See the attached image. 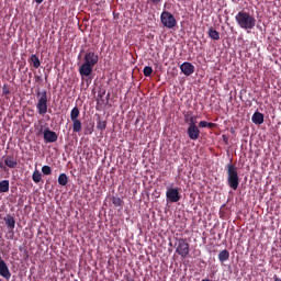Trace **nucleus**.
Segmentation results:
<instances>
[{"label":"nucleus","mask_w":281,"mask_h":281,"mask_svg":"<svg viewBox=\"0 0 281 281\" xmlns=\"http://www.w3.org/2000/svg\"><path fill=\"white\" fill-rule=\"evenodd\" d=\"M4 223L8 226V229H14V227H16V221L14 220V216L10 214L4 217Z\"/></svg>","instance_id":"14"},{"label":"nucleus","mask_w":281,"mask_h":281,"mask_svg":"<svg viewBox=\"0 0 281 281\" xmlns=\"http://www.w3.org/2000/svg\"><path fill=\"white\" fill-rule=\"evenodd\" d=\"M0 192H10V180L0 181Z\"/></svg>","instance_id":"17"},{"label":"nucleus","mask_w":281,"mask_h":281,"mask_svg":"<svg viewBox=\"0 0 281 281\" xmlns=\"http://www.w3.org/2000/svg\"><path fill=\"white\" fill-rule=\"evenodd\" d=\"M218 260L220 262H227V260H229V252L227 249L220 251Z\"/></svg>","instance_id":"18"},{"label":"nucleus","mask_w":281,"mask_h":281,"mask_svg":"<svg viewBox=\"0 0 281 281\" xmlns=\"http://www.w3.org/2000/svg\"><path fill=\"white\" fill-rule=\"evenodd\" d=\"M251 122L257 125L265 124V114L256 111L251 116Z\"/></svg>","instance_id":"12"},{"label":"nucleus","mask_w":281,"mask_h":281,"mask_svg":"<svg viewBox=\"0 0 281 281\" xmlns=\"http://www.w3.org/2000/svg\"><path fill=\"white\" fill-rule=\"evenodd\" d=\"M98 131H106V121H102L100 117L97 121Z\"/></svg>","instance_id":"23"},{"label":"nucleus","mask_w":281,"mask_h":281,"mask_svg":"<svg viewBox=\"0 0 281 281\" xmlns=\"http://www.w3.org/2000/svg\"><path fill=\"white\" fill-rule=\"evenodd\" d=\"M206 128H216V123H209L207 122V125H206Z\"/></svg>","instance_id":"30"},{"label":"nucleus","mask_w":281,"mask_h":281,"mask_svg":"<svg viewBox=\"0 0 281 281\" xmlns=\"http://www.w3.org/2000/svg\"><path fill=\"white\" fill-rule=\"evenodd\" d=\"M235 21L241 30H254L256 27V18L247 11H239L235 16Z\"/></svg>","instance_id":"2"},{"label":"nucleus","mask_w":281,"mask_h":281,"mask_svg":"<svg viewBox=\"0 0 281 281\" xmlns=\"http://www.w3.org/2000/svg\"><path fill=\"white\" fill-rule=\"evenodd\" d=\"M176 254L181 256V258H188V254H190V244L188 243V239H177Z\"/></svg>","instance_id":"5"},{"label":"nucleus","mask_w":281,"mask_h":281,"mask_svg":"<svg viewBox=\"0 0 281 281\" xmlns=\"http://www.w3.org/2000/svg\"><path fill=\"white\" fill-rule=\"evenodd\" d=\"M42 172H43V175H46V176L52 175V167H49L47 165L43 166L42 167Z\"/></svg>","instance_id":"27"},{"label":"nucleus","mask_w":281,"mask_h":281,"mask_svg":"<svg viewBox=\"0 0 281 281\" xmlns=\"http://www.w3.org/2000/svg\"><path fill=\"white\" fill-rule=\"evenodd\" d=\"M112 203L115 207H122V205H124V201H122L120 198H113Z\"/></svg>","instance_id":"26"},{"label":"nucleus","mask_w":281,"mask_h":281,"mask_svg":"<svg viewBox=\"0 0 281 281\" xmlns=\"http://www.w3.org/2000/svg\"><path fill=\"white\" fill-rule=\"evenodd\" d=\"M37 3H41V1H37Z\"/></svg>","instance_id":"37"},{"label":"nucleus","mask_w":281,"mask_h":281,"mask_svg":"<svg viewBox=\"0 0 281 281\" xmlns=\"http://www.w3.org/2000/svg\"><path fill=\"white\" fill-rule=\"evenodd\" d=\"M4 164L8 168H11V169H14L16 168V166H19V161L14 156H7L4 159Z\"/></svg>","instance_id":"13"},{"label":"nucleus","mask_w":281,"mask_h":281,"mask_svg":"<svg viewBox=\"0 0 281 281\" xmlns=\"http://www.w3.org/2000/svg\"><path fill=\"white\" fill-rule=\"evenodd\" d=\"M105 92H102V94H100V98H102V95H104Z\"/></svg>","instance_id":"33"},{"label":"nucleus","mask_w":281,"mask_h":281,"mask_svg":"<svg viewBox=\"0 0 281 281\" xmlns=\"http://www.w3.org/2000/svg\"><path fill=\"white\" fill-rule=\"evenodd\" d=\"M166 196L170 203H179L181 201V195H179V189L169 188L166 192Z\"/></svg>","instance_id":"7"},{"label":"nucleus","mask_w":281,"mask_h":281,"mask_svg":"<svg viewBox=\"0 0 281 281\" xmlns=\"http://www.w3.org/2000/svg\"><path fill=\"white\" fill-rule=\"evenodd\" d=\"M0 276L5 280H10L12 278V273H10V268H8V263L0 257Z\"/></svg>","instance_id":"9"},{"label":"nucleus","mask_w":281,"mask_h":281,"mask_svg":"<svg viewBox=\"0 0 281 281\" xmlns=\"http://www.w3.org/2000/svg\"><path fill=\"white\" fill-rule=\"evenodd\" d=\"M44 140L46 144H54V142H58V134L47 127L44 131Z\"/></svg>","instance_id":"8"},{"label":"nucleus","mask_w":281,"mask_h":281,"mask_svg":"<svg viewBox=\"0 0 281 281\" xmlns=\"http://www.w3.org/2000/svg\"><path fill=\"white\" fill-rule=\"evenodd\" d=\"M83 59L85 63L79 67V74L81 78H89V76L93 74V67H95V64L98 63V60H100V57L98 56V54H95V52L89 50L88 53H86Z\"/></svg>","instance_id":"1"},{"label":"nucleus","mask_w":281,"mask_h":281,"mask_svg":"<svg viewBox=\"0 0 281 281\" xmlns=\"http://www.w3.org/2000/svg\"><path fill=\"white\" fill-rule=\"evenodd\" d=\"M196 126V116H190L189 119V127Z\"/></svg>","instance_id":"28"},{"label":"nucleus","mask_w":281,"mask_h":281,"mask_svg":"<svg viewBox=\"0 0 281 281\" xmlns=\"http://www.w3.org/2000/svg\"><path fill=\"white\" fill-rule=\"evenodd\" d=\"M2 95H4L7 100L10 98V86L7 83L2 87Z\"/></svg>","instance_id":"25"},{"label":"nucleus","mask_w":281,"mask_h":281,"mask_svg":"<svg viewBox=\"0 0 281 281\" xmlns=\"http://www.w3.org/2000/svg\"><path fill=\"white\" fill-rule=\"evenodd\" d=\"M143 74L145 78H150V76H153V67L145 66L143 69Z\"/></svg>","instance_id":"24"},{"label":"nucleus","mask_w":281,"mask_h":281,"mask_svg":"<svg viewBox=\"0 0 281 281\" xmlns=\"http://www.w3.org/2000/svg\"><path fill=\"white\" fill-rule=\"evenodd\" d=\"M0 168H2L3 170H5V167L3 166V162H0Z\"/></svg>","instance_id":"32"},{"label":"nucleus","mask_w":281,"mask_h":281,"mask_svg":"<svg viewBox=\"0 0 281 281\" xmlns=\"http://www.w3.org/2000/svg\"><path fill=\"white\" fill-rule=\"evenodd\" d=\"M187 133L192 142H196V139L201 137V130H199V126L188 127Z\"/></svg>","instance_id":"10"},{"label":"nucleus","mask_w":281,"mask_h":281,"mask_svg":"<svg viewBox=\"0 0 281 281\" xmlns=\"http://www.w3.org/2000/svg\"><path fill=\"white\" fill-rule=\"evenodd\" d=\"M160 21L165 27H168V30H172V27L177 26V19H175V15L168 11L161 13Z\"/></svg>","instance_id":"6"},{"label":"nucleus","mask_w":281,"mask_h":281,"mask_svg":"<svg viewBox=\"0 0 281 281\" xmlns=\"http://www.w3.org/2000/svg\"><path fill=\"white\" fill-rule=\"evenodd\" d=\"M30 60L35 69H38V67H41V59H38V56L31 55Z\"/></svg>","instance_id":"21"},{"label":"nucleus","mask_w":281,"mask_h":281,"mask_svg":"<svg viewBox=\"0 0 281 281\" xmlns=\"http://www.w3.org/2000/svg\"><path fill=\"white\" fill-rule=\"evenodd\" d=\"M35 1H43V0H35Z\"/></svg>","instance_id":"36"},{"label":"nucleus","mask_w":281,"mask_h":281,"mask_svg":"<svg viewBox=\"0 0 281 281\" xmlns=\"http://www.w3.org/2000/svg\"><path fill=\"white\" fill-rule=\"evenodd\" d=\"M58 183L59 186H67V183H69V177H67L66 173H60L58 176Z\"/></svg>","instance_id":"20"},{"label":"nucleus","mask_w":281,"mask_h":281,"mask_svg":"<svg viewBox=\"0 0 281 281\" xmlns=\"http://www.w3.org/2000/svg\"><path fill=\"white\" fill-rule=\"evenodd\" d=\"M38 100H37V103H36V109H37V113L40 115H45V113H47V109H48V105H47V90H37V93H36Z\"/></svg>","instance_id":"4"},{"label":"nucleus","mask_w":281,"mask_h":281,"mask_svg":"<svg viewBox=\"0 0 281 281\" xmlns=\"http://www.w3.org/2000/svg\"><path fill=\"white\" fill-rule=\"evenodd\" d=\"M149 1H159V0H149Z\"/></svg>","instance_id":"35"},{"label":"nucleus","mask_w":281,"mask_h":281,"mask_svg":"<svg viewBox=\"0 0 281 281\" xmlns=\"http://www.w3.org/2000/svg\"><path fill=\"white\" fill-rule=\"evenodd\" d=\"M74 133H80L82 131V122L79 119L71 120Z\"/></svg>","instance_id":"16"},{"label":"nucleus","mask_w":281,"mask_h":281,"mask_svg":"<svg viewBox=\"0 0 281 281\" xmlns=\"http://www.w3.org/2000/svg\"><path fill=\"white\" fill-rule=\"evenodd\" d=\"M199 128H207V121H200Z\"/></svg>","instance_id":"29"},{"label":"nucleus","mask_w":281,"mask_h":281,"mask_svg":"<svg viewBox=\"0 0 281 281\" xmlns=\"http://www.w3.org/2000/svg\"><path fill=\"white\" fill-rule=\"evenodd\" d=\"M75 281H78V280H75Z\"/></svg>","instance_id":"38"},{"label":"nucleus","mask_w":281,"mask_h":281,"mask_svg":"<svg viewBox=\"0 0 281 281\" xmlns=\"http://www.w3.org/2000/svg\"><path fill=\"white\" fill-rule=\"evenodd\" d=\"M209 38H212V41H220L221 40V33L216 31L214 27H210L207 31Z\"/></svg>","instance_id":"15"},{"label":"nucleus","mask_w":281,"mask_h":281,"mask_svg":"<svg viewBox=\"0 0 281 281\" xmlns=\"http://www.w3.org/2000/svg\"><path fill=\"white\" fill-rule=\"evenodd\" d=\"M180 69L184 76H192L194 74V65L190 61H184L181 66Z\"/></svg>","instance_id":"11"},{"label":"nucleus","mask_w":281,"mask_h":281,"mask_svg":"<svg viewBox=\"0 0 281 281\" xmlns=\"http://www.w3.org/2000/svg\"><path fill=\"white\" fill-rule=\"evenodd\" d=\"M273 280H274V281H281V279H280V277H278V274H274V276H273Z\"/></svg>","instance_id":"31"},{"label":"nucleus","mask_w":281,"mask_h":281,"mask_svg":"<svg viewBox=\"0 0 281 281\" xmlns=\"http://www.w3.org/2000/svg\"><path fill=\"white\" fill-rule=\"evenodd\" d=\"M36 78H37V80H41V77H40V76H37Z\"/></svg>","instance_id":"34"},{"label":"nucleus","mask_w":281,"mask_h":281,"mask_svg":"<svg viewBox=\"0 0 281 281\" xmlns=\"http://www.w3.org/2000/svg\"><path fill=\"white\" fill-rule=\"evenodd\" d=\"M32 180L34 181V183H41V181H43V173H41L38 169H35L32 175Z\"/></svg>","instance_id":"19"},{"label":"nucleus","mask_w":281,"mask_h":281,"mask_svg":"<svg viewBox=\"0 0 281 281\" xmlns=\"http://www.w3.org/2000/svg\"><path fill=\"white\" fill-rule=\"evenodd\" d=\"M226 175H227V184L232 190H238L240 186V178L238 176V168L236 165L229 164L226 165Z\"/></svg>","instance_id":"3"},{"label":"nucleus","mask_w":281,"mask_h":281,"mask_svg":"<svg viewBox=\"0 0 281 281\" xmlns=\"http://www.w3.org/2000/svg\"><path fill=\"white\" fill-rule=\"evenodd\" d=\"M80 117V109L75 106L70 112V120H78Z\"/></svg>","instance_id":"22"}]
</instances>
